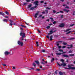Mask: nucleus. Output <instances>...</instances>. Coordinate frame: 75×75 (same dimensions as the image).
<instances>
[{"mask_svg":"<svg viewBox=\"0 0 75 75\" xmlns=\"http://www.w3.org/2000/svg\"><path fill=\"white\" fill-rule=\"evenodd\" d=\"M49 18L50 19V20H52V19H53V18H51V17Z\"/></svg>","mask_w":75,"mask_h":75,"instance_id":"e2e57ef3","label":"nucleus"},{"mask_svg":"<svg viewBox=\"0 0 75 75\" xmlns=\"http://www.w3.org/2000/svg\"><path fill=\"white\" fill-rule=\"evenodd\" d=\"M38 13H36L34 16L35 17V18H37V16H38Z\"/></svg>","mask_w":75,"mask_h":75,"instance_id":"f3484780","label":"nucleus"},{"mask_svg":"<svg viewBox=\"0 0 75 75\" xmlns=\"http://www.w3.org/2000/svg\"><path fill=\"white\" fill-rule=\"evenodd\" d=\"M45 52V50H42V52Z\"/></svg>","mask_w":75,"mask_h":75,"instance_id":"2f4dec72","label":"nucleus"},{"mask_svg":"<svg viewBox=\"0 0 75 75\" xmlns=\"http://www.w3.org/2000/svg\"><path fill=\"white\" fill-rule=\"evenodd\" d=\"M54 60H55V59L54 58H52V59L51 60V62H52Z\"/></svg>","mask_w":75,"mask_h":75,"instance_id":"6ab92c4d","label":"nucleus"},{"mask_svg":"<svg viewBox=\"0 0 75 75\" xmlns=\"http://www.w3.org/2000/svg\"><path fill=\"white\" fill-rule=\"evenodd\" d=\"M58 48L59 49H60V48H61V46H58Z\"/></svg>","mask_w":75,"mask_h":75,"instance_id":"3c124183","label":"nucleus"},{"mask_svg":"<svg viewBox=\"0 0 75 75\" xmlns=\"http://www.w3.org/2000/svg\"><path fill=\"white\" fill-rule=\"evenodd\" d=\"M74 39H75V38H71L69 39V40H74Z\"/></svg>","mask_w":75,"mask_h":75,"instance_id":"58836bf2","label":"nucleus"},{"mask_svg":"<svg viewBox=\"0 0 75 75\" xmlns=\"http://www.w3.org/2000/svg\"><path fill=\"white\" fill-rule=\"evenodd\" d=\"M53 13H56V11L55 10H53Z\"/></svg>","mask_w":75,"mask_h":75,"instance_id":"79ce46f5","label":"nucleus"},{"mask_svg":"<svg viewBox=\"0 0 75 75\" xmlns=\"http://www.w3.org/2000/svg\"><path fill=\"white\" fill-rule=\"evenodd\" d=\"M56 54L57 55H60L61 54V53H56Z\"/></svg>","mask_w":75,"mask_h":75,"instance_id":"ddd939ff","label":"nucleus"},{"mask_svg":"<svg viewBox=\"0 0 75 75\" xmlns=\"http://www.w3.org/2000/svg\"><path fill=\"white\" fill-rule=\"evenodd\" d=\"M38 32L39 33H41V32L40 31V30H39V29L38 30Z\"/></svg>","mask_w":75,"mask_h":75,"instance_id":"13d9d810","label":"nucleus"},{"mask_svg":"<svg viewBox=\"0 0 75 75\" xmlns=\"http://www.w3.org/2000/svg\"><path fill=\"white\" fill-rule=\"evenodd\" d=\"M68 67L69 68V69H71L75 70V67H71V65L69 64L68 66Z\"/></svg>","mask_w":75,"mask_h":75,"instance_id":"39448f33","label":"nucleus"},{"mask_svg":"<svg viewBox=\"0 0 75 75\" xmlns=\"http://www.w3.org/2000/svg\"><path fill=\"white\" fill-rule=\"evenodd\" d=\"M60 61L62 62H64V60L63 59H60Z\"/></svg>","mask_w":75,"mask_h":75,"instance_id":"393cba45","label":"nucleus"},{"mask_svg":"<svg viewBox=\"0 0 75 75\" xmlns=\"http://www.w3.org/2000/svg\"><path fill=\"white\" fill-rule=\"evenodd\" d=\"M28 8H30V7H31V6H32V4H30L28 5Z\"/></svg>","mask_w":75,"mask_h":75,"instance_id":"f8f14e48","label":"nucleus"},{"mask_svg":"<svg viewBox=\"0 0 75 75\" xmlns=\"http://www.w3.org/2000/svg\"><path fill=\"white\" fill-rule=\"evenodd\" d=\"M59 74L60 75H62L63 74V73L61 71H60Z\"/></svg>","mask_w":75,"mask_h":75,"instance_id":"2eb2a0df","label":"nucleus"},{"mask_svg":"<svg viewBox=\"0 0 75 75\" xmlns=\"http://www.w3.org/2000/svg\"><path fill=\"white\" fill-rule=\"evenodd\" d=\"M42 14H45V11H43L42 13Z\"/></svg>","mask_w":75,"mask_h":75,"instance_id":"864d4df0","label":"nucleus"},{"mask_svg":"<svg viewBox=\"0 0 75 75\" xmlns=\"http://www.w3.org/2000/svg\"><path fill=\"white\" fill-rule=\"evenodd\" d=\"M68 52L69 53H72V50H70Z\"/></svg>","mask_w":75,"mask_h":75,"instance_id":"f704fd0d","label":"nucleus"},{"mask_svg":"<svg viewBox=\"0 0 75 75\" xmlns=\"http://www.w3.org/2000/svg\"><path fill=\"white\" fill-rule=\"evenodd\" d=\"M65 8H69V6H66V7H65Z\"/></svg>","mask_w":75,"mask_h":75,"instance_id":"4c0bfd02","label":"nucleus"},{"mask_svg":"<svg viewBox=\"0 0 75 75\" xmlns=\"http://www.w3.org/2000/svg\"><path fill=\"white\" fill-rule=\"evenodd\" d=\"M22 27H24V26L23 25H20Z\"/></svg>","mask_w":75,"mask_h":75,"instance_id":"052dcab7","label":"nucleus"},{"mask_svg":"<svg viewBox=\"0 0 75 75\" xmlns=\"http://www.w3.org/2000/svg\"><path fill=\"white\" fill-rule=\"evenodd\" d=\"M5 13H6V14L7 15H8V14H9V13H8L7 11L5 12Z\"/></svg>","mask_w":75,"mask_h":75,"instance_id":"a878e982","label":"nucleus"},{"mask_svg":"<svg viewBox=\"0 0 75 75\" xmlns=\"http://www.w3.org/2000/svg\"><path fill=\"white\" fill-rule=\"evenodd\" d=\"M46 37L47 38H50V37H49V36L48 35H47L46 36Z\"/></svg>","mask_w":75,"mask_h":75,"instance_id":"5fc2aeb1","label":"nucleus"},{"mask_svg":"<svg viewBox=\"0 0 75 75\" xmlns=\"http://www.w3.org/2000/svg\"><path fill=\"white\" fill-rule=\"evenodd\" d=\"M45 11H46V14H48V11L47 10H46Z\"/></svg>","mask_w":75,"mask_h":75,"instance_id":"a19ab883","label":"nucleus"},{"mask_svg":"<svg viewBox=\"0 0 75 75\" xmlns=\"http://www.w3.org/2000/svg\"><path fill=\"white\" fill-rule=\"evenodd\" d=\"M0 14H1V15H2L4 17V14H5L4 13L0 12Z\"/></svg>","mask_w":75,"mask_h":75,"instance_id":"9b49d317","label":"nucleus"},{"mask_svg":"<svg viewBox=\"0 0 75 75\" xmlns=\"http://www.w3.org/2000/svg\"><path fill=\"white\" fill-rule=\"evenodd\" d=\"M26 2H28L31 1V0H26Z\"/></svg>","mask_w":75,"mask_h":75,"instance_id":"c756f323","label":"nucleus"},{"mask_svg":"<svg viewBox=\"0 0 75 75\" xmlns=\"http://www.w3.org/2000/svg\"><path fill=\"white\" fill-rule=\"evenodd\" d=\"M66 48V46H63L62 47V48Z\"/></svg>","mask_w":75,"mask_h":75,"instance_id":"8fccbe9b","label":"nucleus"},{"mask_svg":"<svg viewBox=\"0 0 75 75\" xmlns=\"http://www.w3.org/2000/svg\"><path fill=\"white\" fill-rule=\"evenodd\" d=\"M59 51L60 52H63V50H62L61 49H59Z\"/></svg>","mask_w":75,"mask_h":75,"instance_id":"c85d7f7f","label":"nucleus"},{"mask_svg":"<svg viewBox=\"0 0 75 75\" xmlns=\"http://www.w3.org/2000/svg\"><path fill=\"white\" fill-rule=\"evenodd\" d=\"M69 10H67L66 12H67V13H68L69 12Z\"/></svg>","mask_w":75,"mask_h":75,"instance_id":"69168bd1","label":"nucleus"},{"mask_svg":"<svg viewBox=\"0 0 75 75\" xmlns=\"http://www.w3.org/2000/svg\"><path fill=\"white\" fill-rule=\"evenodd\" d=\"M73 15H75V11H74L73 12Z\"/></svg>","mask_w":75,"mask_h":75,"instance_id":"de8ad7c7","label":"nucleus"},{"mask_svg":"<svg viewBox=\"0 0 75 75\" xmlns=\"http://www.w3.org/2000/svg\"><path fill=\"white\" fill-rule=\"evenodd\" d=\"M65 26V24L64 23H62L60 25H59V27H64Z\"/></svg>","mask_w":75,"mask_h":75,"instance_id":"0eeeda50","label":"nucleus"},{"mask_svg":"<svg viewBox=\"0 0 75 75\" xmlns=\"http://www.w3.org/2000/svg\"><path fill=\"white\" fill-rule=\"evenodd\" d=\"M28 4V3H25L23 4V5L24 6H27V5Z\"/></svg>","mask_w":75,"mask_h":75,"instance_id":"aec40b11","label":"nucleus"},{"mask_svg":"<svg viewBox=\"0 0 75 75\" xmlns=\"http://www.w3.org/2000/svg\"><path fill=\"white\" fill-rule=\"evenodd\" d=\"M47 9L51 10V8H48V7H47L46 8V10H47Z\"/></svg>","mask_w":75,"mask_h":75,"instance_id":"5701e85b","label":"nucleus"},{"mask_svg":"<svg viewBox=\"0 0 75 75\" xmlns=\"http://www.w3.org/2000/svg\"><path fill=\"white\" fill-rule=\"evenodd\" d=\"M71 33V31H70L69 32L66 33V34H67V35L68 34H69V33Z\"/></svg>","mask_w":75,"mask_h":75,"instance_id":"7c9ffc66","label":"nucleus"},{"mask_svg":"<svg viewBox=\"0 0 75 75\" xmlns=\"http://www.w3.org/2000/svg\"><path fill=\"white\" fill-rule=\"evenodd\" d=\"M54 37H58V35H55L54 36Z\"/></svg>","mask_w":75,"mask_h":75,"instance_id":"6e6d98bb","label":"nucleus"},{"mask_svg":"<svg viewBox=\"0 0 75 75\" xmlns=\"http://www.w3.org/2000/svg\"><path fill=\"white\" fill-rule=\"evenodd\" d=\"M67 9H64V11H67Z\"/></svg>","mask_w":75,"mask_h":75,"instance_id":"bf43d9fd","label":"nucleus"},{"mask_svg":"<svg viewBox=\"0 0 75 75\" xmlns=\"http://www.w3.org/2000/svg\"><path fill=\"white\" fill-rule=\"evenodd\" d=\"M61 18H63L64 17V15H61Z\"/></svg>","mask_w":75,"mask_h":75,"instance_id":"49530a36","label":"nucleus"},{"mask_svg":"<svg viewBox=\"0 0 75 75\" xmlns=\"http://www.w3.org/2000/svg\"><path fill=\"white\" fill-rule=\"evenodd\" d=\"M54 21V20L53 19H52V21H51L52 22Z\"/></svg>","mask_w":75,"mask_h":75,"instance_id":"680f3d73","label":"nucleus"},{"mask_svg":"<svg viewBox=\"0 0 75 75\" xmlns=\"http://www.w3.org/2000/svg\"><path fill=\"white\" fill-rule=\"evenodd\" d=\"M74 25H75V24H73L69 26V27H72V26H74Z\"/></svg>","mask_w":75,"mask_h":75,"instance_id":"c9c22d12","label":"nucleus"},{"mask_svg":"<svg viewBox=\"0 0 75 75\" xmlns=\"http://www.w3.org/2000/svg\"><path fill=\"white\" fill-rule=\"evenodd\" d=\"M62 56V57H66V58L69 57V56L67 55H63Z\"/></svg>","mask_w":75,"mask_h":75,"instance_id":"9d476101","label":"nucleus"},{"mask_svg":"<svg viewBox=\"0 0 75 75\" xmlns=\"http://www.w3.org/2000/svg\"><path fill=\"white\" fill-rule=\"evenodd\" d=\"M32 65L34 67H36V64H35V62H33Z\"/></svg>","mask_w":75,"mask_h":75,"instance_id":"dca6fc26","label":"nucleus"},{"mask_svg":"<svg viewBox=\"0 0 75 75\" xmlns=\"http://www.w3.org/2000/svg\"><path fill=\"white\" fill-rule=\"evenodd\" d=\"M57 23V22L56 21H54L53 22V24H55L56 23Z\"/></svg>","mask_w":75,"mask_h":75,"instance_id":"72a5a7b5","label":"nucleus"},{"mask_svg":"<svg viewBox=\"0 0 75 75\" xmlns=\"http://www.w3.org/2000/svg\"><path fill=\"white\" fill-rule=\"evenodd\" d=\"M41 63L42 64H43V65H45V63H44L43 62H41Z\"/></svg>","mask_w":75,"mask_h":75,"instance_id":"e433bc0d","label":"nucleus"},{"mask_svg":"<svg viewBox=\"0 0 75 75\" xmlns=\"http://www.w3.org/2000/svg\"><path fill=\"white\" fill-rule=\"evenodd\" d=\"M39 3V2H38V1H36L35 2H34L33 3L34 4H35V6H38V3Z\"/></svg>","mask_w":75,"mask_h":75,"instance_id":"423d86ee","label":"nucleus"},{"mask_svg":"<svg viewBox=\"0 0 75 75\" xmlns=\"http://www.w3.org/2000/svg\"><path fill=\"white\" fill-rule=\"evenodd\" d=\"M52 35L50 36V41H52Z\"/></svg>","mask_w":75,"mask_h":75,"instance_id":"4468645a","label":"nucleus"},{"mask_svg":"<svg viewBox=\"0 0 75 75\" xmlns=\"http://www.w3.org/2000/svg\"><path fill=\"white\" fill-rule=\"evenodd\" d=\"M63 44H64V45H67V43L66 42H64Z\"/></svg>","mask_w":75,"mask_h":75,"instance_id":"ea45409f","label":"nucleus"},{"mask_svg":"<svg viewBox=\"0 0 75 75\" xmlns=\"http://www.w3.org/2000/svg\"><path fill=\"white\" fill-rule=\"evenodd\" d=\"M63 38H67L66 37H63Z\"/></svg>","mask_w":75,"mask_h":75,"instance_id":"774afa93","label":"nucleus"},{"mask_svg":"<svg viewBox=\"0 0 75 75\" xmlns=\"http://www.w3.org/2000/svg\"><path fill=\"white\" fill-rule=\"evenodd\" d=\"M10 54V52H8L7 51H6L5 52H4V54L5 55H8V54Z\"/></svg>","mask_w":75,"mask_h":75,"instance_id":"1a4fd4ad","label":"nucleus"},{"mask_svg":"<svg viewBox=\"0 0 75 75\" xmlns=\"http://www.w3.org/2000/svg\"><path fill=\"white\" fill-rule=\"evenodd\" d=\"M37 13H36V14H38H38L39 13H40V11H38L37 12Z\"/></svg>","mask_w":75,"mask_h":75,"instance_id":"c03bdc74","label":"nucleus"},{"mask_svg":"<svg viewBox=\"0 0 75 75\" xmlns=\"http://www.w3.org/2000/svg\"><path fill=\"white\" fill-rule=\"evenodd\" d=\"M57 30H55L54 31H53V30H50L49 32V33H48V35H51V34H53L54 33H55V32H56Z\"/></svg>","mask_w":75,"mask_h":75,"instance_id":"7ed1b4c3","label":"nucleus"},{"mask_svg":"<svg viewBox=\"0 0 75 75\" xmlns=\"http://www.w3.org/2000/svg\"><path fill=\"white\" fill-rule=\"evenodd\" d=\"M60 13H64V12L63 11H60Z\"/></svg>","mask_w":75,"mask_h":75,"instance_id":"0e129e2a","label":"nucleus"},{"mask_svg":"<svg viewBox=\"0 0 75 75\" xmlns=\"http://www.w3.org/2000/svg\"><path fill=\"white\" fill-rule=\"evenodd\" d=\"M13 69H16V67H13Z\"/></svg>","mask_w":75,"mask_h":75,"instance_id":"338daca9","label":"nucleus"},{"mask_svg":"<svg viewBox=\"0 0 75 75\" xmlns=\"http://www.w3.org/2000/svg\"><path fill=\"white\" fill-rule=\"evenodd\" d=\"M56 43H57V46H59V42H56Z\"/></svg>","mask_w":75,"mask_h":75,"instance_id":"4be33fe9","label":"nucleus"},{"mask_svg":"<svg viewBox=\"0 0 75 75\" xmlns=\"http://www.w3.org/2000/svg\"><path fill=\"white\" fill-rule=\"evenodd\" d=\"M37 71H41V69H36Z\"/></svg>","mask_w":75,"mask_h":75,"instance_id":"473e14b6","label":"nucleus"},{"mask_svg":"<svg viewBox=\"0 0 75 75\" xmlns=\"http://www.w3.org/2000/svg\"><path fill=\"white\" fill-rule=\"evenodd\" d=\"M42 16V15H41L39 16V17H41Z\"/></svg>","mask_w":75,"mask_h":75,"instance_id":"4d7b16f0","label":"nucleus"},{"mask_svg":"<svg viewBox=\"0 0 75 75\" xmlns=\"http://www.w3.org/2000/svg\"><path fill=\"white\" fill-rule=\"evenodd\" d=\"M20 34L21 36H22V35L23 34L22 37L21 38V41L24 40V39H23V38H24V37H25V33H23L22 32H21L20 33Z\"/></svg>","mask_w":75,"mask_h":75,"instance_id":"f03ea898","label":"nucleus"},{"mask_svg":"<svg viewBox=\"0 0 75 75\" xmlns=\"http://www.w3.org/2000/svg\"><path fill=\"white\" fill-rule=\"evenodd\" d=\"M57 64L59 67H61V66H62V67H66V65H67V64L64 63V62H62L60 65L58 63V62H57Z\"/></svg>","mask_w":75,"mask_h":75,"instance_id":"f257e3e1","label":"nucleus"},{"mask_svg":"<svg viewBox=\"0 0 75 75\" xmlns=\"http://www.w3.org/2000/svg\"><path fill=\"white\" fill-rule=\"evenodd\" d=\"M2 65H3V66H6V64H2Z\"/></svg>","mask_w":75,"mask_h":75,"instance_id":"09e8293b","label":"nucleus"},{"mask_svg":"<svg viewBox=\"0 0 75 75\" xmlns=\"http://www.w3.org/2000/svg\"><path fill=\"white\" fill-rule=\"evenodd\" d=\"M71 30V29H67L66 31H65V32H67V31H69V30Z\"/></svg>","mask_w":75,"mask_h":75,"instance_id":"b1692460","label":"nucleus"},{"mask_svg":"<svg viewBox=\"0 0 75 75\" xmlns=\"http://www.w3.org/2000/svg\"><path fill=\"white\" fill-rule=\"evenodd\" d=\"M18 44L19 45H21V46L22 47L23 46V42H22L20 41L19 40L18 41Z\"/></svg>","mask_w":75,"mask_h":75,"instance_id":"20e7f679","label":"nucleus"},{"mask_svg":"<svg viewBox=\"0 0 75 75\" xmlns=\"http://www.w3.org/2000/svg\"><path fill=\"white\" fill-rule=\"evenodd\" d=\"M37 5H35V6L33 7V8H37Z\"/></svg>","mask_w":75,"mask_h":75,"instance_id":"a18cd8bd","label":"nucleus"},{"mask_svg":"<svg viewBox=\"0 0 75 75\" xmlns=\"http://www.w3.org/2000/svg\"><path fill=\"white\" fill-rule=\"evenodd\" d=\"M36 44L37 45V47H38L39 46V44H38V42L37 41L36 42Z\"/></svg>","mask_w":75,"mask_h":75,"instance_id":"412c9836","label":"nucleus"},{"mask_svg":"<svg viewBox=\"0 0 75 75\" xmlns=\"http://www.w3.org/2000/svg\"><path fill=\"white\" fill-rule=\"evenodd\" d=\"M69 56H74V54H71Z\"/></svg>","mask_w":75,"mask_h":75,"instance_id":"37998d69","label":"nucleus"},{"mask_svg":"<svg viewBox=\"0 0 75 75\" xmlns=\"http://www.w3.org/2000/svg\"><path fill=\"white\" fill-rule=\"evenodd\" d=\"M35 62L36 64L38 65H39L40 64V62H39V61L38 60L35 61Z\"/></svg>","mask_w":75,"mask_h":75,"instance_id":"6e6552de","label":"nucleus"},{"mask_svg":"<svg viewBox=\"0 0 75 75\" xmlns=\"http://www.w3.org/2000/svg\"><path fill=\"white\" fill-rule=\"evenodd\" d=\"M44 3V1H41L40 2V3Z\"/></svg>","mask_w":75,"mask_h":75,"instance_id":"603ef678","label":"nucleus"},{"mask_svg":"<svg viewBox=\"0 0 75 75\" xmlns=\"http://www.w3.org/2000/svg\"><path fill=\"white\" fill-rule=\"evenodd\" d=\"M34 7H31L30 9H29V10H34Z\"/></svg>","mask_w":75,"mask_h":75,"instance_id":"a211bd4d","label":"nucleus"},{"mask_svg":"<svg viewBox=\"0 0 75 75\" xmlns=\"http://www.w3.org/2000/svg\"><path fill=\"white\" fill-rule=\"evenodd\" d=\"M3 21L5 22L6 23H7V20H6V19H4L3 20Z\"/></svg>","mask_w":75,"mask_h":75,"instance_id":"bb28decb","label":"nucleus"},{"mask_svg":"<svg viewBox=\"0 0 75 75\" xmlns=\"http://www.w3.org/2000/svg\"><path fill=\"white\" fill-rule=\"evenodd\" d=\"M46 28L47 29H49V28H50V26H47Z\"/></svg>","mask_w":75,"mask_h":75,"instance_id":"cd10ccee","label":"nucleus"}]
</instances>
